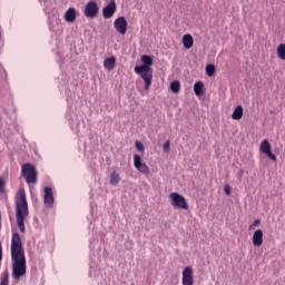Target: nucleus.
Here are the masks:
<instances>
[{
    "mask_svg": "<svg viewBox=\"0 0 285 285\" xmlns=\"http://www.w3.org/2000/svg\"><path fill=\"white\" fill-rule=\"evenodd\" d=\"M11 262L13 279H21L28 271L26 265V249L21 243V235L13 233L11 237Z\"/></svg>",
    "mask_w": 285,
    "mask_h": 285,
    "instance_id": "nucleus-1",
    "label": "nucleus"
},
{
    "mask_svg": "<svg viewBox=\"0 0 285 285\" xmlns=\"http://www.w3.org/2000/svg\"><path fill=\"white\" fill-rule=\"evenodd\" d=\"M30 215L28 207V198H26V190L20 189L16 197V222L20 233H26V219Z\"/></svg>",
    "mask_w": 285,
    "mask_h": 285,
    "instance_id": "nucleus-2",
    "label": "nucleus"
},
{
    "mask_svg": "<svg viewBox=\"0 0 285 285\" xmlns=\"http://www.w3.org/2000/svg\"><path fill=\"white\" fill-rule=\"evenodd\" d=\"M141 61L144 65L135 67V73L140 75L141 79L145 81V90H150L153 86V58L150 56H141Z\"/></svg>",
    "mask_w": 285,
    "mask_h": 285,
    "instance_id": "nucleus-3",
    "label": "nucleus"
},
{
    "mask_svg": "<svg viewBox=\"0 0 285 285\" xmlns=\"http://www.w3.org/2000/svg\"><path fill=\"white\" fill-rule=\"evenodd\" d=\"M21 171L27 184H37L38 174L35 165L30 163L22 165Z\"/></svg>",
    "mask_w": 285,
    "mask_h": 285,
    "instance_id": "nucleus-4",
    "label": "nucleus"
},
{
    "mask_svg": "<svg viewBox=\"0 0 285 285\" xmlns=\"http://www.w3.org/2000/svg\"><path fill=\"white\" fill-rule=\"evenodd\" d=\"M169 199L171 200V206H175V208H181L183 210H188V202L179 193H171L169 195Z\"/></svg>",
    "mask_w": 285,
    "mask_h": 285,
    "instance_id": "nucleus-5",
    "label": "nucleus"
},
{
    "mask_svg": "<svg viewBox=\"0 0 285 285\" xmlns=\"http://www.w3.org/2000/svg\"><path fill=\"white\" fill-rule=\"evenodd\" d=\"M83 14L87 17V19H95V17L99 14V6L97 2L89 1L85 7Z\"/></svg>",
    "mask_w": 285,
    "mask_h": 285,
    "instance_id": "nucleus-6",
    "label": "nucleus"
},
{
    "mask_svg": "<svg viewBox=\"0 0 285 285\" xmlns=\"http://www.w3.org/2000/svg\"><path fill=\"white\" fill-rule=\"evenodd\" d=\"M259 150H261V153H263V155H267L272 161H277V156H275V154H273L272 146H271V142L268 141V139L262 140V142L259 145Z\"/></svg>",
    "mask_w": 285,
    "mask_h": 285,
    "instance_id": "nucleus-7",
    "label": "nucleus"
},
{
    "mask_svg": "<svg viewBox=\"0 0 285 285\" xmlns=\"http://www.w3.org/2000/svg\"><path fill=\"white\" fill-rule=\"evenodd\" d=\"M114 28L119 35H126V32L128 31V20H126V17L117 18L114 21Z\"/></svg>",
    "mask_w": 285,
    "mask_h": 285,
    "instance_id": "nucleus-8",
    "label": "nucleus"
},
{
    "mask_svg": "<svg viewBox=\"0 0 285 285\" xmlns=\"http://www.w3.org/2000/svg\"><path fill=\"white\" fill-rule=\"evenodd\" d=\"M134 166L138 173H141L142 175H150V167L141 163V156L139 155L134 156Z\"/></svg>",
    "mask_w": 285,
    "mask_h": 285,
    "instance_id": "nucleus-9",
    "label": "nucleus"
},
{
    "mask_svg": "<svg viewBox=\"0 0 285 285\" xmlns=\"http://www.w3.org/2000/svg\"><path fill=\"white\" fill-rule=\"evenodd\" d=\"M115 12H117V2L115 0H111L108 6H106L102 9V17L104 19H112L115 16Z\"/></svg>",
    "mask_w": 285,
    "mask_h": 285,
    "instance_id": "nucleus-10",
    "label": "nucleus"
},
{
    "mask_svg": "<svg viewBox=\"0 0 285 285\" xmlns=\"http://www.w3.org/2000/svg\"><path fill=\"white\" fill-rule=\"evenodd\" d=\"M43 203L47 208H52V206H55V194L52 193L51 187H45Z\"/></svg>",
    "mask_w": 285,
    "mask_h": 285,
    "instance_id": "nucleus-11",
    "label": "nucleus"
},
{
    "mask_svg": "<svg viewBox=\"0 0 285 285\" xmlns=\"http://www.w3.org/2000/svg\"><path fill=\"white\" fill-rule=\"evenodd\" d=\"M193 267L187 266L183 271V285H193Z\"/></svg>",
    "mask_w": 285,
    "mask_h": 285,
    "instance_id": "nucleus-12",
    "label": "nucleus"
},
{
    "mask_svg": "<svg viewBox=\"0 0 285 285\" xmlns=\"http://www.w3.org/2000/svg\"><path fill=\"white\" fill-rule=\"evenodd\" d=\"M252 242L254 246H262V244H264V232L262 229L255 230L252 237Z\"/></svg>",
    "mask_w": 285,
    "mask_h": 285,
    "instance_id": "nucleus-13",
    "label": "nucleus"
},
{
    "mask_svg": "<svg viewBox=\"0 0 285 285\" xmlns=\"http://www.w3.org/2000/svg\"><path fill=\"white\" fill-rule=\"evenodd\" d=\"M195 45V39H193V36L190 33H187L183 37V46L186 48V50H190L193 46Z\"/></svg>",
    "mask_w": 285,
    "mask_h": 285,
    "instance_id": "nucleus-14",
    "label": "nucleus"
},
{
    "mask_svg": "<svg viewBox=\"0 0 285 285\" xmlns=\"http://www.w3.org/2000/svg\"><path fill=\"white\" fill-rule=\"evenodd\" d=\"M242 117H244V107L239 105L234 109V112L232 114V119H234L235 121H239Z\"/></svg>",
    "mask_w": 285,
    "mask_h": 285,
    "instance_id": "nucleus-15",
    "label": "nucleus"
},
{
    "mask_svg": "<svg viewBox=\"0 0 285 285\" xmlns=\"http://www.w3.org/2000/svg\"><path fill=\"white\" fill-rule=\"evenodd\" d=\"M66 21L72 22L77 19V10L75 8H69L65 13Z\"/></svg>",
    "mask_w": 285,
    "mask_h": 285,
    "instance_id": "nucleus-16",
    "label": "nucleus"
},
{
    "mask_svg": "<svg viewBox=\"0 0 285 285\" xmlns=\"http://www.w3.org/2000/svg\"><path fill=\"white\" fill-rule=\"evenodd\" d=\"M119 181H121V176L119 175V173L112 171V173L110 174L109 184H110L111 186H119Z\"/></svg>",
    "mask_w": 285,
    "mask_h": 285,
    "instance_id": "nucleus-17",
    "label": "nucleus"
},
{
    "mask_svg": "<svg viewBox=\"0 0 285 285\" xmlns=\"http://www.w3.org/2000/svg\"><path fill=\"white\" fill-rule=\"evenodd\" d=\"M194 92H195L196 97H202L204 95V82L203 81L195 82Z\"/></svg>",
    "mask_w": 285,
    "mask_h": 285,
    "instance_id": "nucleus-18",
    "label": "nucleus"
},
{
    "mask_svg": "<svg viewBox=\"0 0 285 285\" xmlns=\"http://www.w3.org/2000/svg\"><path fill=\"white\" fill-rule=\"evenodd\" d=\"M115 63H117V59L115 57H110L105 59L104 67L106 70H112V68H115Z\"/></svg>",
    "mask_w": 285,
    "mask_h": 285,
    "instance_id": "nucleus-19",
    "label": "nucleus"
},
{
    "mask_svg": "<svg viewBox=\"0 0 285 285\" xmlns=\"http://www.w3.org/2000/svg\"><path fill=\"white\" fill-rule=\"evenodd\" d=\"M170 90L174 95H179V91L181 90V82H179V80H174L170 83Z\"/></svg>",
    "mask_w": 285,
    "mask_h": 285,
    "instance_id": "nucleus-20",
    "label": "nucleus"
},
{
    "mask_svg": "<svg viewBox=\"0 0 285 285\" xmlns=\"http://www.w3.org/2000/svg\"><path fill=\"white\" fill-rule=\"evenodd\" d=\"M0 285H10V273L6 269L0 276Z\"/></svg>",
    "mask_w": 285,
    "mask_h": 285,
    "instance_id": "nucleus-21",
    "label": "nucleus"
},
{
    "mask_svg": "<svg viewBox=\"0 0 285 285\" xmlns=\"http://www.w3.org/2000/svg\"><path fill=\"white\" fill-rule=\"evenodd\" d=\"M276 55L278 59H281L282 61H285V43H281L277 47Z\"/></svg>",
    "mask_w": 285,
    "mask_h": 285,
    "instance_id": "nucleus-22",
    "label": "nucleus"
},
{
    "mask_svg": "<svg viewBox=\"0 0 285 285\" xmlns=\"http://www.w3.org/2000/svg\"><path fill=\"white\" fill-rule=\"evenodd\" d=\"M206 73L208 77H214L215 76V65H207Z\"/></svg>",
    "mask_w": 285,
    "mask_h": 285,
    "instance_id": "nucleus-23",
    "label": "nucleus"
},
{
    "mask_svg": "<svg viewBox=\"0 0 285 285\" xmlns=\"http://www.w3.org/2000/svg\"><path fill=\"white\" fill-rule=\"evenodd\" d=\"M3 193H6V181L0 177V195H3Z\"/></svg>",
    "mask_w": 285,
    "mask_h": 285,
    "instance_id": "nucleus-24",
    "label": "nucleus"
},
{
    "mask_svg": "<svg viewBox=\"0 0 285 285\" xmlns=\"http://www.w3.org/2000/svg\"><path fill=\"white\" fill-rule=\"evenodd\" d=\"M261 224H262V220L255 219L254 223L249 225V230H255V228H257V226H259Z\"/></svg>",
    "mask_w": 285,
    "mask_h": 285,
    "instance_id": "nucleus-25",
    "label": "nucleus"
},
{
    "mask_svg": "<svg viewBox=\"0 0 285 285\" xmlns=\"http://www.w3.org/2000/svg\"><path fill=\"white\" fill-rule=\"evenodd\" d=\"M164 153H170V140H166V142L163 145Z\"/></svg>",
    "mask_w": 285,
    "mask_h": 285,
    "instance_id": "nucleus-26",
    "label": "nucleus"
},
{
    "mask_svg": "<svg viewBox=\"0 0 285 285\" xmlns=\"http://www.w3.org/2000/svg\"><path fill=\"white\" fill-rule=\"evenodd\" d=\"M135 146H136L137 150H139L140 153H144L145 148H144V144H141V141L137 140L135 142Z\"/></svg>",
    "mask_w": 285,
    "mask_h": 285,
    "instance_id": "nucleus-27",
    "label": "nucleus"
},
{
    "mask_svg": "<svg viewBox=\"0 0 285 285\" xmlns=\"http://www.w3.org/2000/svg\"><path fill=\"white\" fill-rule=\"evenodd\" d=\"M1 262H3V245L0 244V268H1Z\"/></svg>",
    "mask_w": 285,
    "mask_h": 285,
    "instance_id": "nucleus-28",
    "label": "nucleus"
},
{
    "mask_svg": "<svg viewBox=\"0 0 285 285\" xmlns=\"http://www.w3.org/2000/svg\"><path fill=\"white\" fill-rule=\"evenodd\" d=\"M224 190H225V195H230V186L226 185Z\"/></svg>",
    "mask_w": 285,
    "mask_h": 285,
    "instance_id": "nucleus-29",
    "label": "nucleus"
},
{
    "mask_svg": "<svg viewBox=\"0 0 285 285\" xmlns=\"http://www.w3.org/2000/svg\"><path fill=\"white\" fill-rule=\"evenodd\" d=\"M240 175H244V170L240 169Z\"/></svg>",
    "mask_w": 285,
    "mask_h": 285,
    "instance_id": "nucleus-30",
    "label": "nucleus"
}]
</instances>
